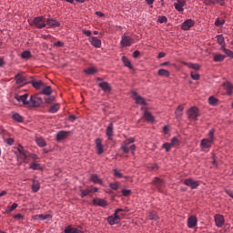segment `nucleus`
Returning <instances> with one entry per match:
<instances>
[{
  "instance_id": "1",
  "label": "nucleus",
  "mask_w": 233,
  "mask_h": 233,
  "mask_svg": "<svg viewBox=\"0 0 233 233\" xmlns=\"http://www.w3.org/2000/svg\"><path fill=\"white\" fill-rule=\"evenodd\" d=\"M216 39L218 44L220 46V50H222V52H224L226 56H228V57L233 59L232 50L225 48L227 46V44L225 43V37L223 36V35H218L216 36Z\"/></svg>"
},
{
  "instance_id": "2",
  "label": "nucleus",
  "mask_w": 233,
  "mask_h": 233,
  "mask_svg": "<svg viewBox=\"0 0 233 233\" xmlns=\"http://www.w3.org/2000/svg\"><path fill=\"white\" fill-rule=\"evenodd\" d=\"M32 26H35V28H45L46 26V17L45 16H37L34 18V20L30 23Z\"/></svg>"
},
{
  "instance_id": "3",
  "label": "nucleus",
  "mask_w": 233,
  "mask_h": 233,
  "mask_svg": "<svg viewBox=\"0 0 233 233\" xmlns=\"http://www.w3.org/2000/svg\"><path fill=\"white\" fill-rule=\"evenodd\" d=\"M152 185L156 187L158 192H165V188L167 185L165 184V180H163L162 178H159L157 177H154L152 181Z\"/></svg>"
},
{
  "instance_id": "4",
  "label": "nucleus",
  "mask_w": 233,
  "mask_h": 233,
  "mask_svg": "<svg viewBox=\"0 0 233 233\" xmlns=\"http://www.w3.org/2000/svg\"><path fill=\"white\" fill-rule=\"evenodd\" d=\"M188 119H193V121H198V117H199V109L196 106H192L187 111Z\"/></svg>"
},
{
  "instance_id": "5",
  "label": "nucleus",
  "mask_w": 233,
  "mask_h": 233,
  "mask_svg": "<svg viewBox=\"0 0 233 233\" xmlns=\"http://www.w3.org/2000/svg\"><path fill=\"white\" fill-rule=\"evenodd\" d=\"M184 185H186V187H189L192 190H196V188L199 187V181L192 178H187L184 180Z\"/></svg>"
},
{
  "instance_id": "6",
  "label": "nucleus",
  "mask_w": 233,
  "mask_h": 233,
  "mask_svg": "<svg viewBox=\"0 0 233 233\" xmlns=\"http://www.w3.org/2000/svg\"><path fill=\"white\" fill-rule=\"evenodd\" d=\"M106 221L109 225H117V223H119V221H121V217H119V215H117V213H114V216H109L106 218Z\"/></svg>"
},
{
  "instance_id": "7",
  "label": "nucleus",
  "mask_w": 233,
  "mask_h": 233,
  "mask_svg": "<svg viewBox=\"0 0 233 233\" xmlns=\"http://www.w3.org/2000/svg\"><path fill=\"white\" fill-rule=\"evenodd\" d=\"M134 138H127L124 141V144L120 147L121 150H123L124 154H128L130 152V148H128L129 145L134 143Z\"/></svg>"
},
{
  "instance_id": "8",
  "label": "nucleus",
  "mask_w": 233,
  "mask_h": 233,
  "mask_svg": "<svg viewBox=\"0 0 233 233\" xmlns=\"http://www.w3.org/2000/svg\"><path fill=\"white\" fill-rule=\"evenodd\" d=\"M132 97L135 99L137 105H147V101H145V98H143L141 95H138L137 92L133 91Z\"/></svg>"
},
{
  "instance_id": "9",
  "label": "nucleus",
  "mask_w": 233,
  "mask_h": 233,
  "mask_svg": "<svg viewBox=\"0 0 233 233\" xmlns=\"http://www.w3.org/2000/svg\"><path fill=\"white\" fill-rule=\"evenodd\" d=\"M46 25L50 28H57V26H61V24L54 18H46Z\"/></svg>"
},
{
  "instance_id": "10",
  "label": "nucleus",
  "mask_w": 233,
  "mask_h": 233,
  "mask_svg": "<svg viewBox=\"0 0 233 233\" xmlns=\"http://www.w3.org/2000/svg\"><path fill=\"white\" fill-rule=\"evenodd\" d=\"M106 134L107 136V139L112 141L114 139V123H110L106 130Z\"/></svg>"
},
{
  "instance_id": "11",
  "label": "nucleus",
  "mask_w": 233,
  "mask_h": 233,
  "mask_svg": "<svg viewBox=\"0 0 233 233\" xmlns=\"http://www.w3.org/2000/svg\"><path fill=\"white\" fill-rule=\"evenodd\" d=\"M93 205L95 207H107L108 206V202L106 200H105L104 198H94L93 199Z\"/></svg>"
},
{
  "instance_id": "12",
  "label": "nucleus",
  "mask_w": 233,
  "mask_h": 233,
  "mask_svg": "<svg viewBox=\"0 0 233 233\" xmlns=\"http://www.w3.org/2000/svg\"><path fill=\"white\" fill-rule=\"evenodd\" d=\"M96 153L98 156H101L103 152H105V149L103 147V140L101 138H96Z\"/></svg>"
},
{
  "instance_id": "13",
  "label": "nucleus",
  "mask_w": 233,
  "mask_h": 233,
  "mask_svg": "<svg viewBox=\"0 0 233 233\" xmlns=\"http://www.w3.org/2000/svg\"><path fill=\"white\" fill-rule=\"evenodd\" d=\"M215 223L218 228H221L225 225V218L223 215H215Z\"/></svg>"
},
{
  "instance_id": "14",
  "label": "nucleus",
  "mask_w": 233,
  "mask_h": 233,
  "mask_svg": "<svg viewBox=\"0 0 233 233\" xmlns=\"http://www.w3.org/2000/svg\"><path fill=\"white\" fill-rule=\"evenodd\" d=\"M194 25H195L194 20L187 19L185 22H183L181 28H182V30H185V31L190 30V28H192V26H194Z\"/></svg>"
},
{
  "instance_id": "15",
  "label": "nucleus",
  "mask_w": 233,
  "mask_h": 233,
  "mask_svg": "<svg viewBox=\"0 0 233 233\" xmlns=\"http://www.w3.org/2000/svg\"><path fill=\"white\" fill-rule=\"evenodd\" d=\"M15 99H16V101L18 102H21L24 104V105H29L30 102L26 101V99H28V94H24V95H15Z\"/></svg>"
},
{
  "instance_id": "16",
  "label": "nucleus",
  "mask_w": 233,
  "mask_h": 233,
  "mask_svg": "<svg viewBox=\"0 0 233 233\" xmlns=\"http://www.w3.org/2000/svg\"><path fill=\"white\" fill-rule=\"evenodd\" d=\"M120 43H121L122 46H130V45H132V43H134V39H132V37H130V36L124 35V36H122V40Z\"/></svg>"
},
{
  "instance_id": "17",
  "label": "nucleus",
  "mask_w": 233,
  "mask_h": 233,
  "mask_svg": "<svg viewBox=\"0 0 233 233\" xmlns=\"http://www.w3.org/2000/svg\"><path fill=\"white\" fill-rule=\"evenodd\" d=\"M198 225V218L196 216H191L187 218L188 228H194Z\"/></svg>"
},
{
  "instance_id": "18",
  "label": "nucleus",
  "mask_w": 233,
  "mask_h": 233,
  "mask_svg": "<svg viewBox=\"0 0 233 233\" xmlns=\"http://www.w3.org/2000/svg\"><path fill=\"white\" fill-rule=\"evenodd\" d=\"M89 43L95 46V48H101V40L96 36L89 37Z\"/></svg>"
},
{
  "instance_id": "19",
  "label": "nucleus",
  "mask_w": 233,
  "mask_h": 233,
  "mask_svg": "<svg viewBox=\"0 0 233 233\" xmlns=\"http://www.w3.org/2000/svg\"><path fill=\"white\" fill-rule=\"evenodd\" d=\"M64 233H85L81 229H78L77 228L72 227V225H68L65 229Z\"/></svg>"
},
{
  "instance_id": "20",
  "label": "nucleus",
  "mask_w": 233,
  "mask_h": 233,
  "mask_svg": "<svg viewBox=\"0 0 233 233\" xmlns=\"http://www.w3.org/2000/svg\"><path fill=\"white\" fill-rule=\"evenodd\" d=\"M30 101L33 106H39L41 105V103H43V98H41L39 96H31Z\"/></svg>"
},
{
  "instance_id": "21",
  "label": "nucleus",
  "mask_w": 233,
  "mask_h": 233,
  "mask_svg": "<svg viewBox=\"0 0 233 233\" xmlns=\"http://www.w3.org/2000/svg\"><path fill=\"white\" fill-rule=\"evenodd\" d=\"M31 84L36 90H41V88L45 86V83H43L41 80H32Z\"/></svg>"
},
{
  "instance_id": "22",
  "label": "nucleus",
  "mask_w": 233,
  "mask_h": 233,
  "mask_svg": "<svg viewBox=\"0 0 233 233\" xmlns=\"http://www.w3.org/2000/svg\"><path fill=\"white\" fill-rule=\"evenodd\" d=\"M68 131H59L56 135L57 141H63V139H66L68 137Z\"/></svg>"
},
{
  "instance_id": "23",
  "label": "nucleus",
  "mask_w": 233,
  "mask_h": 233,
  "mask_svg": "<svg viewBox=\"0 0 233 233\" xmlns=\"http://www.w3.org/2000/svg\"><path fill=\"white\" fill-rule=\"evenodd\" d=\"M98 86L104 90V92H111L112 87L110 86V84L107 82H101L98 84Z\"/></svg>"
},
{
  "instance_id": "24",
  "label": "nucleus",
  "mask_w": 233,
  "mask_h": 233,
  "mask_svg": "<svg viewBox=\"0 0 233 233\" xmlns=\"http://www.w3.org/2000/svg\"><path fill=\"white\" fill-rule=\"evenodd\" d=\"M212 143H214L212 140L204 138L201 140V147L202 148H210V147H212Z\"/></svg>"
},
{
  "instance_id": "25",
  "label": "nucleus",
  "mask_w": 233,
  "mask_h": 233,
  "mask_svg": "<svg viewBox=\"0 0 233 233\" xmlns=\"http://www.w3.org/2000/svg\"><path fill=\"white\" fill-rule=\"evenodd\" d=\"M223 86L224 88H226L228 96H232L233 85L230 84V82H225L223 84Z\"/></svg>"
},
{
  "instance_id": "26",
  "label": "nucleus",
  "mask_w": 233,
  "mask_h": 233,
  "mask_svg": "<svg viewBox=\"0 0 233 233\" xmlns=\"http://www.w3.org/2000/svg\"><path fill=\"white\" fill-rule=\"evenodd\" d=\"M15 80L16 85H22V83H25L26 81V78H25V76H23V75L18 73L17 75H15Z\"/></svg>"
},
{
  "instance_id": "27",
  "label": "nucleus",
  "mask_w": 233,
  "mask_h": 233,
  "mask_svg": "<svg viewBox=\"0 0 233 233\" xmlns=\"http://www.w3.org/2000/svg\"><path fill=\"white\" fill-rule=\"evenodd\" d=\"M183 65H185V66H187V68H191V70H199V68H201V66H199V64L184 62Z\"/></svg>"
},
{
  "instance_id": "28",
  "label": "nucleus",
  "mask_w": 233,
  "mask_h": 233,
  "mask_svg": "<svg viewBox=\"0 0 233 233\" xmlns=\"http://www.w3.org/2000/svg\"><path fill=\"white\" fill-rule=\"evenodd\" d=\"M90 181L97 185H103V180L97 175H91Z\"/></svg>"
},
{
  "instance_id": "29",
  "label": "nucleus",
  "mask_w": 233,
  "mask_h": 233,
  "mask_svg": "<svg viewBox=\"0 0 233 233\" xmlns=\"http://www.w3.org/2000/svg\"><path fill=\"white\" fill-rule=\"evenodd\" d=\"M35 219H40V221H45V220H46V219H52V215H50V214H46V215H44V214L35 215Z\"/></svg>"
},
{
  "instance_id": "30",
  "label": "nucleus",
  "mask_w": 233,
  "mask_h": 233,
  "mask_svg": "<svg viewBox=\"0 0 233 233\" xmlns=\"http://www.w3.org/2000/svg\"><path fill=\"white\" fill-rule=\"evenodd\" d=\"M183 110H185V107L183 106H177V108L175 111L177 119H181V116H183Z\"/></svg>"
},
{
  "instance_id": "31",
  "label": "nucleus",
  "mask_w": 233,
  "mask_h": 233,
  "mask_svg": "<svg viewBox=\"0 0 233 233\" xmlns=\"http://www.w3.org/2000/svg\"><path fill=\"white\" fill-rule=\"evenodd\" d=\"M208 103L209 105H211V106H218L219 105V99L212 96H209Z\"/></svg>"
},
{
  "instance_id": "32",
  "label": "nucleus",
  "mask_w": 233,
  "mask_h": 233,
  "mask_svg": "<svg viewBox=\"0 0 233 233\" xmlns=\"http://www.w3.org/2000/svg\"><path fill=\"white\" fill-rule=\"evenodd\" d=\"M53 90H52V86H45L42 91L40 92V94H43L44 96H51Z\"/></svg>"
},
{
  "instance_id": "33",
  "label": "nucleus",
  "mask_w": 233,
  "mask_h": 233,
  "mask_svg": "<svg viewBox=\"0 0 233 233\" xmlns=\"http://www.w3.org/2000/svg\"><path fill=\"white\" fill-rule=\"evenodd\" d=\"M144 117L148 121V123H153L154 121V116H152V114L148 112V110H146L144 112Z\"/></svg>"
},
{
  "instance_id": "34",
  "label": "nucleus",
  "mask_w": 233,
  "mask_h": 233,
  "mask_svg": "<svg viewBox=\"0 0 233 233\" xmlns=\"http://www.w3.org/2000/svg\"><path fill=\"white\" fill-rule=\"evenodd\" d=\"M39 188H41V186L39 185V181L34 179L32 184L33 192H39Z\"/></svg>"
},
{
  "instance_id": "35",
  "label": "nucleus",
  "mask_w": 233,
  "mask_h": 233,
  "mask_svg": "<svg viewBox=\"0 0 233 233\" xmlns=\"http://www.w3.org/2000/svg\"><path fill=\"white\" fill-rule=\"evenodd\" d=\"M17 150L21 156H23L25 159L28 157V151L25 150L23 146H18Z\"/></svg>"
},
{
  "instance_id": "36",
  "label": "nucleus",
  "mask_w": 233,
  "mask_h": 233,
  "mask_svg": "<svg viewBox=\"0 0 233 233\" xmlns=\"http://www.w3.org/2000/svg\"><path fill=\"white\" fill-rule=\"evenodd\" d=\"M157 74L162 77H170V72H168L167 69H159Z\"/></svg>"
},
{
  "instance_id": "37",
  "label": "nucleus",
  "mask_w": 233,
  "mask_h": 233,
  "mask_svg": "<svg viewBox=\"0 0 233 233\" xmlns=\"http://www.w3.org/2000/svg\"><path fill=\"white\" fill-rule=\"evenodd\" d=\"M29 168L32 170H41V164L37 163V161H34L30 164Z\"/></svg>"
},
{
  "instance_id": "38",
  "label": "nucleus",
  "mask_w": 233,
  "mask_h": 233,
  "mask_svg": "<svg viewBox=\"0 0 233 233\" xmlns=\"http://www.w3.org/2000/svg\"><path fill=\"white\" fill-rule=\"evenodd\" d=\"M35 141H36V145H38L40 147H46V141H45V138L36 137Z\"/></svg>"
},
{
  "instance_id": "39",
  "label": "nucleus",
  "mask_w": 233,
  "mask_h": 233,
  "mask_svg": "<svg viewBox=\"0 0 233 233\" xmlns=\"http://www.w3.org/2000/svg\"><path fill=\"white\" fill-rule=\"evenodd\" d=\"M122 61H123L125 66H127V68H130L131 70H132V68H134V66H132V63L130 62V60H128V58L127 56H123Z\"/></svg>"
},
{
  "instance_id": "40",
  "label": "nucleus",
  "mask_w": 233,
  "mask_h": 233,
  "mask_svg": "<svg viewBox=\"0 0 233 233\" xmlns=\"http://www.w3.org/2000/svg\"><path fill=\"white\" fill-rule=\"evenodd\" d=\"M17 208V203H14L12 206H8L7 208L5 209L6 214H10L14 212Z\"/></svg>"
},
{
  "instance_id": "41",
  "label": "nucleus",
  "mask_w": 233,
  "mask_h": 233,
  "mask_svg": "<svg viewBox=\"0 0 233 233\" xmlns=\"http://www.w3.org/2000/svg\"><path fill=\"white\" fill-rule=\"evenodd\" d=\"M92 194V190L90 189H81L80 190V196L81 198H86V196H90Z\"/></svg>"
},
{
  "instance_id": "42",
  "label": "nucleus",
  "mask_w": 233,
  "mask_h": 233,
  "mask_svg": "<svg viewBox=\"0 0 233 233\" xmlns=\"http://www.w3.org/2000/svg\"><path fill=\"white\" fill-rule=\"evenodd\" d=\"M214 61L216 63H221V61H225V56L218 54V55H215L214 56Z\"/></svg>"
},
{
  "instance_id": "43",
  "label": "nucleus",
  "mask_w": 233,
  "mask_h": 233,
  "mask_svg": "<svg viewBox=\"0 0 233 233\" xmlns=\"http://www.w3.org/2000/svg\"><path fill=\"white\" fill-rule=\"evenodd\" d=\"M225 25V19L217 18L215 21V26H218V28H221Z\"/></svg>"
},
{
  "instance_id": "44",
  "label": "nucleus",
  "mask_w": 233,
  "mask_h": 233,
  "mask_svg": "<svg viewBox=\"0 0 233 233\" xmlns=\"http://www.w3.org/2000/svg\"><path fill=\"white\" fill-rule=\"evenodd\" d=\"M59 110V104H55L49 108L50 114H56Z\"/></svg>"
},
{
  "instance_id": "45",
  "label": "nucleus",
  "mask_w": 233,
  "mask_h": 233,
  "mask_svg": "<svg viewBox=\"0 0 233 233\" xmlns=\"http://www.w3.org/2000/svg\"><path fill=\"white\" fill-rule=\"evenodd\" d=\"M13 119L15 121H17V123H23V116H21V115L17 114V113H15L13 115Z\"/></svg>"
},
{
  "instance_id": "46",
  "label": "nucleus",
  "mask_w": 233,
  "mask_h": 233,
  "mask_svg": "<svg viewBox=\"0 0 233 233\" xmlns=\"http://www.w3.org/2000/svg\"><path fill=\"white\" fill-rule=\"evenodd\" d=\"M96 72H97V69H96L95 67H88L87 69L85 70V73L88 74V76H92L96 74Z\"/></svg>"
},
{
  "instance_id": "47",
  "label": "nucleus",
  "mask_w": 233,
  "mask_h": 233,
  "mask_svg": "<svg viewBox=\"0 0 233 233\" xmlns=\"http://www.w3.org/2000/svg\"><path fill=\"white\" fill-rule=\"evenodd\" d=\"M191 78L194 79V81H198L200 76L198 72L191 71L190 72Z\"/></svg>"
},
{
  "instance_id": "48",
  "label": "nucleus",
  "mask_w": 233,
  "mask_h": 233,
  "mask_svg": "<svg viewBox=\"0 0 233 233\" xmlns=\"http://www.w3.org/2000/svg\"><path fill=\"white\" fill-rule=\"evenodd\" d=\"M21 57H22V59H30V57H31V53H30V51H24V52L21 54Z\"/></svg>"
},
{
  "instance_id": "49",
  "label": "nucleus",
  "mask_w": 233,
  "mask_h": 233,
  "mask_svg": "<svg viewBox=\"0 0 233 233\" xmlns=\"http://www.w3.org/2000/svg\"><path fill=\"white\" fill-rule=\"evenodd\" d=\"M171 147H177L179 146V140L177 139V137H173L171 139Z\"/></svg>"
},
{
  "instance_id": "50",
  "label": "nucleus",
  "mask_w": 233,
  "mask_h": 233,
  "mask_svg": "<svg viewBox=\"0 0 233 233\" xmlns=\"http://www.w3.org/2000/svg\"><path fill=\"white\" fill-rule=\"evenodd\" d=\"M214 134H216V130L215 129H210L209 133H208V137L209 138H208V139L214 142Z\"/></svg>"
},
{
  "instance_id": "51",
  "label": "nucleus",
  "mask_w": 233,
  "mask_h": 233,
  "mask_svg": "<svg viewBox=\"0 0 233 233\" xmlns=\"http://www.w3.org/2000/svg\"><path fill=\"white\" fill-rule=\"evenodd\" d=\"M172 145L169 143H164L163 144V148H165L166 152H170V148H172Z\"/></svg>"
},
{
  "instance_id": "52",
  "label": "nucleus",
  "mask_w": 233,
  "mask_h": 233,
  "mask_svg": "<svg viewBox=\"0 0 233 233\" xmlns=\"http://www.w3.org/2000/svg\"><path fill=\"white\" fill-rule=\"evenodd\" d=\"M114 176H116V177H118L119 179H121V177H125V176H123L122 173L117 169L114 170Z\"/></svg>"
},
{
  "instance_id": "53",
  "label": "nucleus",
  "mask_w": 233,
  "mask_h": 233,
  "mask_svg": "<svg viewBox=\"0 0 233 233\" xmlns=\"http://www.w3.org/2000/svg\"><path fill=\"white\" fill-rule=\"evenodd\" d=\"M130 194H132V190H130V189H123L122 190V195L125 198H127V196H130Z\"/></svg>"
},
{
  "instance_id": "54",
  "label": "nucleus",
  "mask_w": 233,
  "mask_h": 233,
  "mask_svg": "<svg viewBox=\"0 0 233 233\" xmlns=\"http://www.w3.org/2000/svg\"><path fill=\"white\" fill-rule=\"evenodd\" d=\"M174 6L176 8V10H177V12H184L185 9L183 8V5H179L178 4L175 3Z\"/></svg>"
},
{
  "instance_id": "55",
  "label": "nucleus",
  "mask_w": 233,
  "mask_h": 233,
  "mask_svg": "<svg viewBox=\"0 0 233 233\" xmlns=\"http://www.w3.org/2000/svg\"><path fill=\"white\" fill-rule=\"evenodd\" d=\"M167 21H168V19H167V16H165V15L159 16V18H158V20H157V22H158V23H161V24L167 23Z\"/></svg>"
},
{
  "instance_id": "56",
  "label": "nucleus",
  "mask_w": 233,
  "mask_h": 233,
  "mask_svg": "<svg viewBox=\"0 0 233 233\" xmlns=\"http://www.w3.org/2000/svg\"><path fill=\"white\" fill-rule=\"evenodd\" d=\"M110 188H112V190H118L119 188V184L118 183H111L109 185Z\"/></svg>"
},
{
  "instance_id": "57",
  "label": "nucleus",
  "mask_w": 233,
  "mask_h": 233,
  "mask_svg": "<svg viewBox=\"0 0 233 233\" xmlns=\"http://www.w3.org/2000/svg\"><path fill=\"white\" fill-rule=\"evenodd\" d=\"M204 5H206V6H212V5H216V2L212 0H204Z\"/></svg>"
},
{
  "instance_id": "58",
  "label": "nucleus",
  "mask_w": 233,
  "mask_h": 233,
  "mask_svg": "<svg viewBox=\"0 0 233 233\" xmlns=\"http://www.w3.org/2000/svg\"><path fill=\"white\" fill-rule=\"evenodd\" d=\"M116 214H119V212H128V208H117L115 210Z\"/></svg>"
},
{
  "instance_id": "59",
  "label": "nucleus",
  "mask_w": 233,
  "mask_h": 233,
  "mask_svg": "<svg viewBox=\"0 0 233 233\" xmlns=\"http://www.w3.org/2000/svg\"><path fill=\"white\" fill-rule=\"evenodd\" d=\"M54 99H55L54 96H51L46 98V103L47 105H50V103H52V101H54Z\"/></svg>"
},
{
  "instance_id": "60",
  "label": "nucleus",
  "mask_w": 233,
  "mask_h": 233,
  "mask_svg": "<svg viewBox=\"0 0 233 233\" xmlns=\"http://www.w3.org/2000/svg\"><path fill=\"white\" fill-rule=\"evenodd\" d=\"M5 143H7L9 147H12V145H14V138L9 137L5 139Z\"/></svg>"
},
{
  "instance_id": "61",
  "label": "nucleus",
  "mask_w": 233,
  "mask_h": 233,
  "mask_svg": "<svg viewBox=\"0 0 233 233\" xmlns=\"http://www.w3.org/2000/svg\"><path fill=\"white\" fill-rule=\"evenodd\" d=\"M148 218L151 220H156L157 219V215H156V213H150Z\"/></svg>"
},
{
  "instance_id": "62",
  "label": "nucleus",
  "mask_w": 233,
  "mask_h": 233,
  "mask_svg": "<svg viewBox=\"0 0 233 233\" xmlns=\"http://www.w3.org/2000/svg\"><path fill=\"white\" fill-rule=\"evenodd\" d=\"M177 5H179L180 6H185V5H187V2L185 0H177Z\"/></svg>"
},
{
  "instance_id": "63",
  "label": "nucleus",
  "mask_w": 233,
  "mask_h": 233,
  "mask_svg": "<svg viewBox=\"0 0 233 233\" xmlns=\"http://www.w3.org/2000/svg\"><path fill=\"white\" fill-rule=\"evenodd\" d=\"M226 194H228V196H229V198H232L233 199V191L230 189H226L225 190Z\"/></svg>"
},
{
  "instance_id": "64",
  "label": "nucleus",
  "mask_w": 233,
  "mask_h": 233,
  "mask_svg": "<svg viewBox=\"0 0 233 233\" xmlns=\"http://www.w3.org/2000/svg\"><path fill=\"white\" fill-rule=\"evenodd\" d=\"M28 156H29V157H31V159H34L35 161H37V159H39V157H37V155H35V154H31Z\"/></svg>"
}]
</instances>
